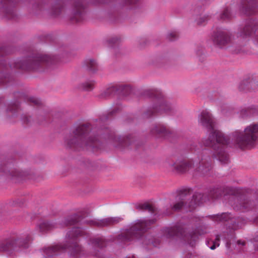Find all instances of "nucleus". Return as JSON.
Returning a JSON list of instances; mask_svg holds the SVG:
<instances>
[{
	"instance_id": "3",
	"label": "nucleus",
	"mask_w": 258,
	"mask_h": 258,
	"mask_svg": "<svg viewBox=\"0 0 258 258\" xmlns=\"http://www.w3.org/2000/svg\"><path fill=\"white\" fill-rule=\"evenodd\" d=\"M155 222L154 219L139 221L129 229L122 231L115 237L114 240L119 242L125 243L131 241L135 238H139L150 228L151 224Z\"/></svg>"
},
{
	"instance_id": "17",
	"label": "nucleus",
	"mask_w": 258,
	"mask_h": 258,
	"mask_svg": "<svg viewBox=\"0 0 258 258\" xmlns=\"http://www.w3.org/2000/svg\"><path fill=\"white\" fill-rule=\"evenodd\" d=\"M150 134L156 138H167L171 134V131L163 124H156L150 127Z\"/></svg>"
},
{
	"instance_id": "49",
	"label": "nucleus",
	"mask_w": 258,
	"mask_h": 258,
	"mask_svg": "<svg viewBox=\"0 0 258 258\" xmlns=\"http://www.w3.org/2000/svg\"><path fill=\"white\" fill-rule=\"evenodd\" d=\"M254 245L255 249L258 250V243H254Z\"/></svg>"
},
{
	"instance_id": "5",
	"label": "nucleus",
	"mask_w": 258,
	"mask_h": 258,
	"mask_svg": "<svg viewBox=\"0 0 258 258\" xmlns=\"http://www.w3.org/2000/svg\"><path fill=\"white\" fill-rule=\"evenodd\" d=\"M210 151L204 149L195 157L197 163L195 165V174L202 176H208L211 173L213 162Z\"/></svg>"
},
{
	"instance_id": "52",
	"label": "nucleus",
	"mask_w": 258,
	"mask_h": 258,
	"mask_svg": "<svg viewBox=\"0 0 258 258\" xmlns=\"http://www.w3.org/2000/svg\"><path fill=\"white\" fill-rule=\"evenodd\" d=\"M258 220V218H256V219H255V222H256V221Z\"/></svg>"
},
{
	"instance_id": "28",
	"label": "nucleus",
	"mask_w": 258,
	"mask_h": 258,
	"mask_svg": "<svg viewBox=\"0 0 258 258\" xmlns=\"http://www.w3.org/2000/svg\"><path fill=\"white\" fill-rule=\"evenodd\" d=\"M66 4V0H57L53 6V12L54 14H58L61 10L63 9Z\"/></svg>"
},
{
	"instance_id": "45",
	"label": "nucleus",
	"mask_w": 258,
	"mask_h": 258,
	"mask_svg": "<svg viewBox=\"0 0 258 258\" xmlns=\"http://www.w3.org/2000/svg\"><path fill=\"white\" fill-rule=\"evenodd\" d=\"M197 147V143H194L193 144H191L190 145V149L193 150H196Z\"/></svg>"
},
{
	"instance_id": "12",
	"label": "nucleus",
	"mask_w": 258,
	"mask_h": 258,
	"mask_svg": "<svg viewBox=\"0 0 258 258\" xmlns=\"http://www.w3.org/2000/svg\"><path fill=\"white\" fill-rule=\"evenodd\" d=\"M176 111V106L165 100H157L150 107L149 113H167Z\"/></svg>"
},
{
	"instance_id": "38",
	"label": "nucleus",
	"mask_w": 258,
	"mask_h": 258,
	"mask_svg": "<svg viewBox=\"0 0 258 258\" xmlns=\"http://www.w3.org/2000/svg\"><path fill=\"white\" fill-rule=\"evenodd\" d=\"M167 37L169 40L173 41L178 37V35L176 32H172L168 34Z\"/></svg>"
},
{
	"instance_id": "11",
	"label": "nucleus",
	"mask_w": 258,
	"mask_h": 258,
	"mask_svg": "<svg viewBox=\"0 0 258 258\" xmlns=\"http://www.w3.org/2000/svg\"><path fill=\"white\" fill-rule=\"evenodd\" d=\"M191 195V190L190 189H183L180 190L176 197V203L173 206H171L168 210L164 213L165 215H169L172 212L171 210L178 211L182 207L188 208L187 206L188 202L187 197Z\"/></svg>"
},
{
	"instance_id": "15",
	"label": "nucleus",
	"mask_w": 258,
	"mask_h": 258,
	"mask_svg": "<svg viewBox=\"0 0 258 258\" xmlns=\"http://www.w3.org/2000/svg\"><path fill=\"white\" fill-rule=\"evenodd\" d=\"M123 220L120 217H107L100 220L93 219L87 221V223L98 227H112Z\"/></svg>"
},
{
	"instance_id": "51",
	"label": "nucleus",
	"mask_w": 258,
	"mask_h": 258,
	"mask_svg": "<svg viewBox=\"0 0 258 258\" xmlns=\"http://www.w3.org/2000/svg\"><path fill=\"white\" fill-rule=\"evenodd\" d=\"M4 80H1L0 81V83H4Z\"/></svg>"
},
{
	"instance_id": "48",
	"label": "nucleus",
	"mask_w": 258,
	"mask_h": 258,
	"mask_svg": "<svg viewBox=\"0 0 258 258\" xmlns=\"http://www.w3.org/2000/svg\"><path fill=\"white\" fill-rule=\"evenodd\" d=\"M237 243H238V244H241V245H244L245 244V242H244V241H242V242H241L240 240H238V241H237Z\"/></svg>"
},
{
	"instance_id": "29",
	"label": "nucleus",
	"mask_w": 258,
	"mask_h": 258,
	"mask_svg": "<svg viewBox=\"0 0 258 258\" xmlns=\"http://www.w3.org/2000/svg\"><path fill=\"white\" fill-rule=\"evenodd\" d=\"M222 195V189L219 188H216L211 189L207 195L209 197V200L211 199H216L221 197Z\"/></svg>"
},
{
	"instance_id": "23",
	"label": "nucleus",
	"mask_w": 258,
	"mask_h": 258,
	"mask_svg": "<svg viewBox=\"0 0 258 258\" xmlns=\"http://www.w3.org/2000/svg\"><path fill=\"white\" fill-rule=\"evenodd\" d=\"M88 244L95 247L102 249L106 246L107 240L103 236H94L89 239Z\"/></svg>"
},
{
	"instance_id": "2",
	"label": "nucleus",
	"mask_w": 258,
	"mask_h": 258,
	"mask_svg": "<svg viewBox=\"0 0 258 258\" xmlns=\"http://www.w3.org/2000/svg\"><path fill=\"white\" fill-rule=\"evenodd\" d=\"M92 126L89 123L77 125L64 140L68 148L81 150L86 149L96 151L101 148V144L98 137L90 135Z\"/></svg>"
},
{
	"instance_id": "35",
	"label": "nucleus",
	"mask_w": 258,
	"mask_h": 258,
	"mask_svg": "<svg viewBox=\"0 0 258 258\" xmlns=\"http://www.w3.org/2000/svg\"><path fill=\"white\" fill-rule=\"evenodd\" d=\"M94 86V82L93 81H88L82 83L81 85V88L86 91L92 90Z\"/></svg>"
},
{
	"instance_id": "53",
	"label": "nucleus",
	"mask_w": 258,
	"mask_h": 258,
	"mask_svg": "<svg viewBox=\"0 0 258 258\" xmlns=\"http://www.w3.org/2000/svg\"><path fill=\"white\" fill-rule=\"evenodd\" d=\"M132 258H136L135 256H133Z\"/></svg>"
},
{
	"instance_id": "25",
	"label": "nucleus",
	"mask_w": 258,
	"mask_h": 258,
	"mask_svg": "<svg viewBox=\"0 0 258 258\" xmlns=\"http://www.w3.org/2000/svg\"><path fill=\"white\" fill-rule=\"evenodd\" d=\"M120 89V86L117 85H112L101 92L99 95V97L100 98H107L115 92L119 91Z\"/></svg>"
},
{
	"instance_id": "32",
	"label": "nucleus",
	"mask_w": 258,
	"mask_h": 258,
	"mask_svg": "<svg viewBox=\"0 0 258 258\" xmlns=\"http://www.w3.org/2000/svg\"><path fill=\"white\" fill-rule=\"evenodd\" d=\"M241 112V113H258V105H250L243 107Z\"/></svg>"
},
{
	"instance_id": "19",
	"label": "nucleus",
	"mask_w": 258,
	"mask_h": 258,
	"mask_svg": "<svg viewBox=\"0 0 258 258\" xmlns=\"http://www.w3.org/2000/svg\"><path fill=\"white\" fill-rule=\"evenodd\" d=\"M74 16L72 20L79 22L81 21L84 17L85 4L82 0H74Z\"/></svg>"
},
{
	"instance_id": "43",
	"label": "nucleus",
	"mask_w": 258,
	"mask_h": 258,
	"mask_svg": "<svg viewBox=\"0 0 258 258\" xmlns=\"http://www.w3.org/2000/svg\"><path fill=\"white\" fill-rule=\"evenodd\" d=\"M216 239L217 240V241L214 242L213 244L210 247V248L212 250L215 249L216 248V245L218 246L219 245L218 243L219 239L218 238H217Z\"/></svg>"
},
{
	"instance_id": "24",
	"label": "nucleus",
	"mask_w": 258,
	"mask_h": 258,
	"mask_svg": "<svg viewBox=\"0 0 258 258\" xmlns=\"http://www.w3.org/2000/svg\"><path fill=\"white\" fill-rule=\"evenodd\" d=\"M20 114H5V119L9 122H14L16 121L17 118L21 117L24 123L28 124L32 121L31 116L29 114H21L19 117Z\"/></svg>"
},
{
	"instance_id": "26",
	"label": "nucleus",
	"mask_w": 258,
	"mask_h": 258,
	"mask_svg": "<svg viewBox=\"0 0 258 258\" xmlns=\"http://www.w3.org/2000/svg\"><path fill=\"white\" fill-rule=\"evenodd\" d=\"M82 219L81 216L78 214H74L66 217L63 222V225L69 226L78 223Z\"/></svg>"
},
{
	"instance_id": "21",
	"label": "nucleus",
	"mask_w": 258,
	"mask_h": 258,
	"mask_svg": "<svg viewBox=\"0 0 258 258\" xmlns=\"http://www.w3.org/2000/svg\"><path fill=\"white\" fill-rule=\"evenodd\" d=\"M209 200V197H207V195L196 192L192 196L190 201L188 202L187 206L190 210H192L200 204Z\"/></svg>"
},
{
	"instance_id": "13",
	"label": "nucleus",
	"mask_w": 258,
	"mask_h": 258,
	"mask_svg": "<svg viewBox=\"0 0 258 258\" xmlns=\"http://www.w3.org/2000/svg\"><path fill=\"white\" fill-rule=\"evenodd\" d=\"M213 43L219 47H222L231 41V36L228 31L219 29L214 31L211 36Z\"/></svg>"
},
{
	"instance_id": "4",
	"label": "nucleus",
	"mask_w": 258,
	"mask_h": 258,
	"mask_svg": "<svg viewBox=\"0 0 258 258\" xmlns=\"http://www.w3.org/2000/svg\"><path fill=\"white\" fill-rule=\"evenodd\" d=\"M32 240L31 235L28 233L11 236L0 241V253L16 250L20 248H28Z\"/></svg>"
},
{
	"instance_id": "16",
	"label": "nucleus",
	"mask_w": 258,
	"mask_h": 258,
	"mask_svg": "<svg viewBox=\"0 0 258 258\" xmlns=\"http://www.w3.org/2000/svg\"><path fill=\"white\" fill-rule=\"evenodd\" d=\"M258 139V124L253 123L246 127V148L254 147Z\"/></svg>"
},
{
	"instance_id": "9",
	"label": "nucleus",
	"mask_w": 258,
	"mask_h": 258,
	"mask_svg": "<svg viewBox=\"0 0 258 258\" xmlns=\"http://www.w3.org/2000/svg\"><path fill=\"white\" fill-rule=\"evenodd\" d=\"M241 39L251 38L255 45H258V23L253 20H249L239 33Z\"/></svg>"
},
{
	"instance_id": "46",
	"label": "nucleus",
	"mask_w": 258,
	"mask_h": 258,
	"mask_svg": "<svg viewBox=\"0 0 258 258\" xmlns=\"http://www.w3.org/2000/svg\"><path fill=\"white\" fill-rule=\"evenodd\" d=\"M118 41V39L116 38H112L111 40H109V43H115Z\"/></svg>"
},
{
	"instance_id": "34",
	"label": "nucleus",
	"mask_w": 258,
	"mask_h": 258,
	"mask_svg": "<svg viewBox=\"0 0 258 258\" xmlns=\"http://www.w3.org/2000/svg\"><path fill=\"white\" fill-rule=\"evenodd\" d=\"M159 94V91L155 88L148 89L144 91V95L149 97L157 98Z\"/></svg>"
},
{
	"instance_id": "22",
	"label": "nucleus",
	"mask_w": 258,
	"mask_h": 258,
	"mask_svg": "<svg viewBox=\"0 0 258 258\" xmlns=\"http://www.w3.org/2000/svg\"><path fill=\"white\" fill-rule=\"evenodd\" d=\"M39 232L45 233L56 228V223L52 221L41 220L36 226Z\"/></svg>"
},
{
	"instance_id": "14",
	"label": "nucleus",
	"mask_w": 258,
	"mask_h": 258,
	"mask_svg": "<svg viewBox=\"0 0 258 258\" xmlns=\"http://www.w3.org/2000/svg\"><path fill=\"white\" fill-rule=\"evenodd\" d=\"M0 171L4 172L8 178L12 180L21 179L28 175L27 172L13 168V165L10 163L0 165Z\"/></svg>"
},
{
	"instance_id": "27",
	"label": "nucleus",
	"mask_w": 258,
	"mask_h": 258,
	"mask_svg": "<svg viewBox=\"0 0 258 258\" xmlns=\"http://www.w3.org/2000/svg\"><path fill=\"white\" fill-rule=\"evenodd\" d=\"M85 64L87 69L92 73H95L98 70L97 63L93 58L86 59L85 60Z\"/></svg>"
},
{
	"instance_id": "41",
	"label": "nucleus",
	"mask_w": 258,
	"mask_h": 258,
	"mask_svg": "<svg viewBox=\"0 0 258 258\" xmlns=\"http://www.w3.org/2000/svg\"><path fill=\"white\" fill-rule=\"evenodd\" d=\"M29 100L35 104H38L40 103V100L38 98L34 97H30Z\"/></svg>"
},
{
	"instance_id": "36",
	"label": "nucleus",
	"mask_w": 258,
	"mask_h": 258,
	"mask_svg": "<svg viewBox=\"0 0 258 258\" xmlns=\"http://www.w3.org/2000/svg\"><path fill=\"white\" fill-rule=\"evenodd\" d=\"M251 84L247 80H244L239 85V89L241 91H247L249 90Z\"/></svg>"
},
{
	"instance_id": "18",
	"label": "nucleus",
	"mask_w": 258,
	"mask_h": 258,
	"mask_svg": "<svg viewBox=\"0 0 258 258\" xmlns=\"http://www.w3.org/2000/svg\"><path fill=\"white\" fill-rule=\"evenodd\" d=\"M216 220L221 222L227 221L229 227L233 229H236L241 226L239 222L241 221V219L231 217V216L229 213H224L221 215H217Z\"/></svg>"
},
{
	"instance_id": "10",
	"label": "nucleus",
	"mask_w": 258,
	"mask_h": 258,
	"mask_svg": "<svg viewBox=\"0 0 258 258\" xmlns=\"http://www.w3.org/2000/svg\"><path fill=\"white\" fill-rule=\"evenodd\" d=\"M104 138L108 139L113 146L119 148H124L131 145L133 141L131 136H117L113 131L108 128L106 129Z\"/></svg>"
},
{
	"instance_id": "20",
	"label": "nucleus",
	"mask_w": 258,
	"mask_h": 258,
	"mask_svg": "<svg viewBox=\"0 0 258 258\" xmlns=\"http://www.w3.org/2000/svg\"><path fill=\"white\" fill-rule=\"evenodd\" d=\"M257 4L255 0H242L240 11L246 15H251L256 12Z\"/></svg>"
},
{
	"instance_id": "44",
	"label": "nucleus",
	"mask_w": 258,
	"mask_h": 258,
	"mask_svg": "<svg viewBox=\"0 0 258 258\" xmlns=\"http://www.w3.org/2000/svg\"><path fill=\"white\" fill-rule=\"evenodd\" d=\"M151 242L154 246H157L160 243V241L158 239H155Z\"/></svg>"
},
{
	"instance_id": "50",
	"label": "nucleus",
	"mask_w": 258,
	"mask_h": 258,
	"mask_svg": "<svg viewBox=\"0 0 258 258\" xmlns=\"http://www.w3.org/2000/svg\"><path fill=\"white\" fill-rule=\"evenodd\" d=\"M254 240L255 242H257L258 241V237H255L254 238Z\"/></svg>"
},
{
	"instance_id": "47",
	"label": "nucleus",
	"mask_w": 258,
	"mask_h": 258,
	"mask_svg": "<svg viewBox=\"0 0 258 258\" xmlns=\"http://www.w3.org/2000/svg\"><path fill=\"white\" fill-rule=\"evenodd\" d=\"M126 3L125 5H130L132 3H134L136 2V0H126Z\"/></svg>"
},
{
	"instance_id": "33",
	"label": "nucleus",
	"mask_w": 258,
	"mask_h": 258,
	"mask_svg": "<svg viewBox=\"0 0 258 258\" xmlns=\"http://www.w3.org/2000/svg\"><path fill=\"white\" fill-rule=\"evenodd\" d=\"M125 107L120 103L113 104L109 113H119L125 111Z\"/></svg>"
},
{
	"instance_id": "37",
	"label": "nucleus",
	"mask_w": 258,
	"mask_h": 258,
	"mask_svg": "<svg viewBox=\"0 0 258 258\" xmlns=\"http://www.w3.org/2000/svg\"><path fill=\"white\" fill-rule=\"evenodd\" d=\"M231 18V15L228 8L225 9L219 15V18L222 20H229Z\"/></svg>"
},
{
	"instance_id": "6",
	"label": "nucleus",
	"mask_w": 258,
	"mask_h": 258,
	"mask_svg": "<svg viewBox=\"0 0 258 258\" xmlns=\"http://www.w3.org/2000/svg\"><path fill=\"white\" fill-rule=\"evenodd\" d=\"M161 232L162 236L167 238H171L174 236L183 237L191 246L195 244L199 236V234L195 231L185 234L184 230L180 226L164 228L161 230Z\"/></svg>"
},
{
	"instance_id": "39",
	"label": "nucleus",
	"mask_w": 258,
	"mask_h": 258,
	"mask_svg": "<svg viewBox=\"0 0 258 258\" xmlns=\"http://www.w3.org/2000/svg\"><path fill=\"white\" fill-rule=\"evenodd\" d=\"M220 111L223 112H226L232 111L230 107L226 104H223L220 106Z\"/></svg>"
},
{
	"instance_id": "30",
	"label": "nucleus",
	"mask_w": 258,
	"mask_h": 258,
	"mask_svg": "<svg viewBox=\"0 0 258 258\" xmlns=\"http://www.w3.org/2000/svg\"><path fill=\"white\" fill-rule=\"evenodd\" d=\"M139 209L142 210L148 211L152 214L157 212V209L148 203H145L139 205Z\"/></svg>"
},
{
	"instance_id": "7",
	"label": "nucleus",
	"mask_w": 258,
	"mask_h": 258,
	"mask_svg": "<svg viewBox=\"0 0 258 258\" xmlns=\"http://www.w3.org/2000/svg\"><path fill=\"white\" fill-rule=\"evenodd\" d=\"M195 158L177 159L175 162H169L168 167L173 171L180 174L192 173L195 174Z\"/></svg>"
},
{
	"instance_id": "8",
	"label": "nucleus",
	"mask_w": 258,
	"mask_h": 258,
	"mask_svg": "<svg viewBox=\"0 0 258 258\" xmlns=\"http://www.w3.org/2000/svg\"><path fill=\"white\" fill-rule=\"evenodd\" d=\"M54 60V57L53 56H51L45 54H37L29 58L28 61L26 64V68L39 70L40 68H43L48 63H52ZM17 67L22 69L25 68V66L24 64Z\"/></svg>"
},
{
	"instance_id": "40",
	"label": "nucleus",
	"mask_w": 258,
	"mask_h": 258,
	"mask_svg": "<svg viewBox=\"0 0 258 258\" xmlns=\"http://www.w3.org/2000/svg\"><path fill=\"white\" fill-rule=\"evenodd\" d=\"M16 1V0H0V3L1 4H4V5L12 6Z\"/></svg>"
},
{
	"instance_id": "1",
	"label": "nucleus",
	"mask_w": 258,
	"mask_h": 258,
	"mask_svg": "<svg viewBox=\"0 0 258 258\" xmlns=\"http://www.w3.org/2000/svg\"><path fill=\"white\" fill-rule=\"evenodd\" d=\"M199 119L202 125L210 131L208 137L202 141L203 146L213 148V155L222 164L228 163L229 157L225 149L230 142L229 138L221 131L214 128L215 121L210 114H200Z\"/></svg>"
},
{
	"instance_id": "31",
	"label": "nucleus",
	"mask_w": 258,
	"mask_h": 258,
	"mask_svg": "<svg viewBox=\"0 0 258 258\" xmlns=\"http://www.w3.org/2000/svg\"><path fill=\"white\" fill-rule=\"evenodd\" d=\"M211 16L209 15H201L196 20L198 25H204L210 20Z\"/></svg>"
},
{
	"instance_id": "42",
	"label": "nucleus",
	"mask_w": 258,
	"mask_h": 258,
	"mask_svg": "<svg viewBox=\"0 0 258 258\" xmlns=\"http://www.w3.org/2000/svg\"><path fill=\"white\" fill-rule=\"evenodd\" d=\"M93 255L99 258H104V256L103 254H102L99 250H98L97 251H95L93 252Z\"/></svg>"
}]
</instances>
